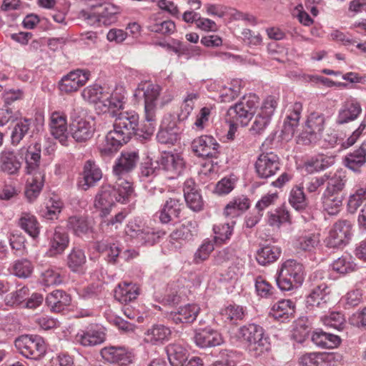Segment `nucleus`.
I'll return each instance as SVG.
<instances>
[{
  "label": "nucleus",
  "mask_w": 366,
  "mask_h": 366,
  "mask_svg": "<svg viewBox=\"0 0 366 366\" xmlns=\"http://www.w3.org/2000/svg\"><path fill=\"white\" fill-rule=\"evenodd\" d=\"M312 340L317 345L325 348H335L341 342L337 335L324 332H315L312 336Z\"/></svg>",
  "instance_id": "ea45409f"
},
{
  "label": "nucleus",
  "mask_w": 366,
  "mask_h": 366,
  "mask_svg": "<svg viewBox=\"0 0 366 366\" xmlns=\"http://www.w3.org/2000/svg\"><path fill=\"white\" fill-rule=\"evenodd\" d=\"M249 199L247 197H242L234 199L227 204L224 208V214L225 216L232 217L238 216L240 212L247 210L249 208Z\"/></svg>",
  "instance_id": "c03bdc74"
},
{
  "label": "nucleus",
  "mask_w": 366,
  "mask_h": 366,
  "mask_svg": "<svg viewBox=\"0 0 366 366\" xmlns=\"http://www.w3.org/2000/svg\"><path fill=\"white\" fill-rule=\"evenodd\" d=\"M321 199L324 210L329 214L334 215L340 211L344 197L343 194L323 193Z\"/></svg>",
  "instance_id": "58836bf2"
},
{
  "label": "nucleus",
  "mask_w": 366,
  "mask_h": 366,
  "mask_svg": "<svg viewBox=\"0 0 366 366\" xmlns=\"http://www.w3.org/2000/svg\"><path fill=\"white\" fill-rule=\"evenodd\" d=\"M31 123V119L24 118L16 124L11 135L12 145L17 146L20 143L29 132Z\"/></svg>",
  "instance_id": "37998d69"
},
{
  "label": "nucleus",
  "mask_w": 366,
  "mask_h": 366,
  "mask_svg": "<svg viewBox=\"0 0 366 366\" xmlns=\"http://www.w3.org/2000/svg\"><path fill=\"white\" fill-rule=\"evenodd\" d=\"M126 234L131 238L136 239L137 242L145 246H153L159 239L162 233L155 231L153 228L141 226L135 222H129L125 229Z\"/></svg>",
  "instance_id": "0eeeda50"
},
{
  "label": "nucleus",
  "mask_w": 366,
  "mask_h": 366,
  "mask_svg": "<svg viewBox=\"0 0 366 366\" xmlns=\"http://www.w3.org/2000/svg\"><path fill=\"white\" fill-rule=\"evenodd\" d=\"M325 357V355L321 353H307L300 357V364L302 366H322Z\"/></svg>",
  "instance_id": "e2e57ef3"
},
{
  "label": "nucleus",
  "mask_w": 366,
  "mask_h": 366,
  "mask_svg": "<svg viewBox=\"0 0 366 366\" xmlns=\"http://www.w3.org/2000/svg\"><path fill=\"white\" fill-rule=\"evenodd\" d=\"M171 330L164 325H154L144 334V342L153 345H159L168 341L171 337Z\"/></svg>",
  "instance_id": "b1692460"
},
{
  "label": "nucleus",
  "mask_w": 366,
  "mask_h": 366,
  "mask_svg": "<svg viewBox=\"0 0 366 366\" xmlns=\"http://www.w3.org/2000/svg\"><path fill=\"white\" fill-rule=\"evenodd\" d=\"M102 358L109 363L127 365L132 362V356L123 347H106L101 350Z\"/></svg>",
  "instance_id": "a211bd4d"
},
{
  "label": "nucleus",
  "mask_w": 366,
  "mask_h": 366,
  "mask_svg": "<svg viewBox=\"0 0 366 366\" xmlns=\"http://www.w3.org/2000/svg\"><path fill=\"white\" fill-rule=\"evenodd\" d=\"M220 314L224 322L232 324L242 320L244 317L243 308L238 305H229L223 309Z\"/></svg>",
  "instance_id": "8fccbe9b"
},
{
  "label": "nucleus",
  "mask_w": 366,
  "mask_h": 366,
  "mask_svg": "<svg viewBox=\"0 0 366 366\" xmlns=\"http://www.w3.org/2000/svg\"><path fill=\"white\" fill-rule=\"evenodd\" d=\"M351 229L352 225L349 221L337 222L326 238V246L330 248H340L346 245L351 237Z\"/></svg>",
  "instance_id": "1a4fd4ad"
},
{
  "label": "nucleus",
  "mask_w": 366,
  "mask_h": 366,
  "mask_svg": "<svg viewBox=\"0 0 366 366\" xmlns=\"http://www.w3.org/2000/svg\"><path fill=\"white\" fill-rule=\"evenodd\" d=\"M67 227L76 236L86 234L90 229L87 219L83 217H71L69 218Z\"/></svg>",
  "instance_id": "09e8293b"
},
{
  "label": "nucleus",
  "mask_w": 366,
  "mask_h": 366,
  "mask_svg": "<svg viewBox=\"0 0 366 366\" xmlns=\"http://www.w3.org/2000/svg\"><path fill=\"white\" fill-rule=\"evenodd\" d=\"M139 295V287L132 282H124L119 283L114 290L115 299L125 304L136 300Z\"/></svg>",
  "instance_id": "c85d7f7f"
},
{
  "label": "nucleus",
  "mask_w": 366,
  "mask_h": 366,
  "mask_svg": "<svg viewBox=\"0 0 366 366\" xmlns=\"http://www.w3.org/2000/svg\"><path fill=\"white\" fill-rule=\"evenodd\" d=\"M83 99L94 104L97 114H117V112L124 109V95L114 92L112 94L104 92L103 88L94 84L86 87L82 93Z\"/></svg>",
  "instance_id": "f03ea898"
},
{
  "label": "nucleus",
  "mask_w": 366,
  "mask_h": 366,
  "mask_svg": "<svg viewBox=\"0 0 366 366\" xmlns=\"http://www.w3.org/2000/svg\"><path fill=\"white\" fill-rule=\"evenodd\" d=\"M159 170V168L157 166V163H154L149 157L140 164V173L142 177H155Z\"/></svg>",
  "instance_id": "0e129e2a"
},
{
  "label": "nucleus",
  "mask_w": 366,
  "mask_h": 366,
  "mask_svg": "<svg viewBox=\"0 0 366 366\" xmlns=\"http://www.w3.org/2000/svg\"><path fill=\"white\" fill-rule=\"evenodd\" d=\"M28 295L29 289L23 287L7 295L5 298L6 304L10 306L18 305L26 300Z\"/></svg>",
  "instance_id": "bf43d9fd"
},
{
  "label": "nucleus",
  "mask_w": 366,
  "mask_h": 366,
  "mask_svg": "<svg viewBox=\"0 0 366 366\" xmlns=\"http://www.w3.org/2000/svg\"><path fill=\"white\" fill-rule=\"evenodd\" d=\"M234 224V222L232 221L231 223L227 222L215 224L213 227V231L215 234L214 241L222 243L229 239L233 231Z\"/></svg>",
  "instance_id": "603ef678"
},
{
  "label": "nucleus",
  "mask_w": 366,
  "mask_h": 366,
  "mask_svg": "<svg viewBox=\"0 0 366 366\" xmlns=\"http://www.w3.org/2000/svg\"><path fill=\"white\" fill-rule=\"evenodd\" d=\"M355 264L347 261L345 257H340L332 264L333 270L340 274H347L355 270Z\"/></svg>",
  "instance_id": "69168bd1"
},
{
  "label": "nucleus",
  "mask_w": 366,
  "mask_h": 366,
  "mask_svg": "<svg viewBox=\"0 0 366 366\" xmlns=\"http://www.w3.org/2000/svg\"><path fill=\"white\" fill-rule=\"evenodd\" d=\"M14 273L21 278L29 277L33 271V266L26 259H19L15 262L13 266Z\"/></svg>",
  "instance_id": "13d9d810"
},
{
  "label": "nucleus",
  "mask_w": 366,
  "mask_h": 366,
  "mask_svg": "<svg viewBox=\"0 0 366 366\" xmlns=\"http://www.w3.org/2000/svg\"><path fill=\"white\" fill-rule=\"evenodd\" d=\"M157 141L164 144H174L179 139L175 123L162 127L157 134Z\"/></svg>",
  "instance_id": "de8ad7c7"
},
{
  "label": "nucleus",
  "mask_w": 366,
  "mask_h": 366,
  "mask_svg": "<svg viewBox=\"0 0 366 366\" xmlns=\"http://www.w3.org/2000/svg\"><path fill=\"white\" fill-rule=\"evenodd\" d=\"M236 337L254 356H260L270 349L269 337L264 335V329L258 325L252 323L239 327Z\"/></svg>",
  "instance_id": "7ed1b4c3"
},
{
  "label": "nucleus",
  "mask_w": 366,
  "mask_h": 366,
  "mask_svg": "<svg viewBox=\"0 0 366 366\" xmlns=\"http://www.w3.org/2000/svg\"><path fill=\"white\" fill-rule=\"evenodd\" d=\"M324 122L325 120L322 116H308L305 122V127L319 133L323 129Z\"/></svg>",
  "instance_id": "774afa93"
},
{
  "label": "nucleus",
  "mask_w": 366,
  "mask_h": 366,
  "mask_svg": "<svg viewBox=\"0 0 366 366\" xmlns=\"http://www.w3.org/2000/svg\"><path fill=\"white\" fill-rule=\"evenodd\" d=\"M95 117L93 116H76L70 124V130L76 142L89 139L94 132Z\"/></svg>",
  "instance_id": "9b49d317"
},
{
  "label": "nucleus",
  "mask_w": 366,
  "mask_h": 366,
  "mask_svg": "<svg viewBox=\"0 0 366 366\" xmlns=\"http://www.w3.org/2000/svg\"><path fill=\"white\" fill-rule=\"evenodd\" d=\"M165 350L172 366H183L187 359L185 348L179 344H169L166 347Z\"/></svg>",
  "instance_id": "e433bc0d"
},
{
  "label": "nucleus",
  "mask_w": 366,
  "mask_h": 366,
  "mask_svg": "<svg viewBox=\"0 0 366 366\" xmlns=\"http://www.w3.org/2000/svg\"><path fill=\"white\" fill-rule=\"evenodd\" d=\"M289 212L284 207H280L269 213L268 223L270 226L280 227L285 222H290Z\"/></svg>",
  "instance_id": "864d4df0"
},
{
  "label": "nucleus",
  "mask_w": 366,
  "mask_h": 366,
  "mask_svg": "<svg viewBox=\"0 0 366 366\" xmlns=\"http://www.w3.org/2000/svg\"><path fill=\"white\" fill-rule=\"evenodd\" d=\"M214 250V244L210 241H206L199 247L194 254V260L197 263L207 259L209 254Z\"/></svg>",
  "instance_id": "338daca9"
},
{
  "label": "nucleus",
  "mask_w": 366,
  "mask_h": 366,
  "mask_svg": "<svg viewBox=\"0 0 366 366\" xmlns=\"http://www.w3.org/2000/svg\"><path fill=\"white\" fill-rule=\"evenodd\" d=\"M277 274V284L282 291H290L297 288L304 280L303 265L292 259L282 264Z\"/></svg>",
  "instance_id": "20e7f679"
},
{
  "label": "nucleus",
  "mask_w": 366,
  "mask_h": 366,
  "mask_svg": "<svg viewBox=\"0 0 366 366\" xmlns=\"http://www.w3.org/2000/svg\"><path fill=\"white\" fill-rule=\"evenodd\" d=\"M197 233V224L195 222L187 221L182 224L179 228L173 231L170 237L174 240L184 239L189 240Z\"/></svg>",
  "instance_id": "a19ab883"
},
{
  "label": "nucleus",
  "mask_w": 366,
  "mask_h": 366,
  "mask_svg": "<svg viewBox=\"0 0 366 366\" xmlns=\"http://www.w3.org/2000/svg\"><path fill=\"white\" fill-rule=\"evenodd\" d=\"M71 302V297L63 290H56L46 297V304L52 312H59Z\"/></svg>",
  "instance_id": "473e14b6"
},
{
  "label": "nucleus",
  "mask_w": 366,
  "mask_h": 366,
  "mask_svg": "<svg viewBox=\"0 0 366 366\" xmlns=\"http://www.w3.org/2000/svg\"><path fill=\"white\" fill-rule=\"evenodd\" d=\"M89 73L87 71L76 69L64 75L59 82L61 92L71 93L77 91L88 81Z\"/></svg>",
  "instance_id": "2eb2a0df"
},
{
  "label": "nucleus",
  "mask_w": 366,
  "mask_h": 366,
  "mask_svg": "<svg viewBox=\"0 0 366 366\" xmlns=\"http://www.w3.org/2000/svg\"><path fill=\"white\" fill-rule=\"evenodd\" d=\"M199 307L194 304L180 307L177 311L171 312L169 318L174 323H191L196 320Z\"/></svg>",
  "instance_id": "a878e982"
},
{
  "label": "nucleus",
  "mask_w": 366,
  "mask_h": 366,
  "mask_svg": "<svg viewBox=\"0 0 366 366\" xmlns=\"http://www.w3.org/2000/svg\"><path fill=\"white\" fill-rule=\"evenodd\" d=\"M19 225L21 229L34 238L39 234V223L34 215L28 213L22 214L19 219Z\"/></svg>",
  "instance_id": "49530a36"
},
{
  "label": "nucleus",
  "mask_w": 366,
  "mask_h": 366,
  "mask_svg": "<svg viewBox=\"0 0 366 366\" xmlns=\"http://www.w3.org/2000/svg\"><path fill=\"white\" fill-rule=\"evenodd\" d=\"M295 304L290 300H282L270 310L269 315L280 322H285L295 313Z\"/></svg>",
  "instance_id": "72a5a7b5"
},
{
  "label": "nucleus",
  "mask_w": 366,
  "mask_h": 366,
  "mask_svg": "<svg viewBox=\"0 0 366 366\" xmlns=\"http://www.w3.org/2000/svg\"><path fill=\"white\" fill-rule=\"evenodd\" d=\"M345 166L357 172L366 163V142L361 144L358 149L348 154L345 158Z\"/></svg>",
  "instance_id": "f704fd0d"
},
{
  "label": "nucleus",
  "mask_w": 366,
  "mask_h": 366,
  "mask_svg": "<svg viewBox=\"0 0 366 366\" xmlns=\"http://www.w3.org/2000/svg\"><path fill=\"white\" fill-rule=\"evenodd\" d=\"M119 116L114 122V130L107 133L105 137V144L101 148V152L110 154L117 152L122 146L127 144L130 139L129 132L124 128H119Z\"/></svg>",
  "instance_id": "6e6552de"
},
{
  "label": "nucleus",
  "mask_w": 366,
  "mask_h": 366,
  "mask_svg": "<svg viewBox=\"0 0 366 366\" xmlns=\"http://www.w3.org/2000/svg\"><path fill=\"white\" fill-rule=\"evenodd\" d=\"M327 185L324 193L342 194V191L345 187V181L340 176H334L327 179Z\"/></svg>",
  "instance_id": "680f3d73"
},
{
  "label": "nucleus",
  "mask_w": 366,
  "mask_h": 366,
  "mask_svg": "<svg viewBox=\"0 0 366 366\" xmlns=\"http://www.w3.org/2000/svg\"><path fill=\"white\" fill-rule=\"evenodd\" d=\"M289 201L295 209L301 210L305 209L307 206V201L303 188L300 187H294L290 192Z\"/></svg>",
  "instance_id": "4d7b16f0"
},
{
  "label": "nucleus",
  "mask_w": 366,
  "mask_h": 366,
  "mask_svg": "<svg viewBox=\"0 0 366 366\" xmlns=\"http://www.w3.org/2000/svg\"><path fill=\"white\" fill-rule=\"evenodd\" d=\"M280 169V162L274 153L262 152L255 162V170L259 177L267 179L274 175Z\"/></svg>",
  "instance_id": "f8f14e48"
},
{
  "label": "nucleus",
  "mask_w": 366,
  "mask_h": 366,
  "mask_svg": "<svg viewBox=\"0 0 366 366\" xmlns=\"http://www.w3.org/2000/svg\"><path fill=\"white\" fill-rule=\"evenodd\" d=\"M106 340V334L102 329L96 327L81 330L74 337L76 343L83 347H94L103 343Z\"/></svg>",
  "instance_id": "dca6fc26"
},
{
  "label": "nucleus",
  "mask_w": 366,
  "mask_h": 366,
  "mask_svg": "<svg viewBox=\"0 0 366 366\" xmlns=\"http://www.w3.org/2000/svg\"><path fill=\"white\" fill-rule=\"evenodd\" d=\"M83 179L80 182L81 189L86 191L90 187H94L102 178V172L95 162L87 160L83 169Z\"/></svg>",
  "instance_id": "aec40b11"
},
{
  "label": "nucleus",
  "mask_w": 366,
  "mask_h": 366,
  "mask_svg": "<svg viewBox=\"0 0 366 366\" xmlns=\"http://www.w3.org/2000/svg\"><path fill=\"white\" fill-rule=\"evenodd\" d=\"M139 160L137 151H123L113 166V174L117 181L127 179L128 174L137 167Z\"/></svg>",
  "instance_id": "9d476101"
},
{
  "label": "nucleus",
  "mask_w": 366,
  "mask_h": 366,
  "mask_svg": "<svg viewBox=\"0 0 366 366\" xmlns=\"http://www.w3.org/2000/svg\"><path fill=\"white\" fill-rule=\"evenodd\" d=\"M119 122L117 126L126 129L130 137L134 134L144 139L153 134L157 125L154 116H119Z\"/></svg>",
  "instance_id": "39448f33"
},
{
  "label": "nucleus",
  "mask_w": 366,
  "mask_h": 366,
  "mask_svg": "<svg viewBox=\"0 0 366 366\" xmlns=\"http://www.w3.org/2000/svg\"><path fill=\"white\" fill-rule=\"evenodd\" d=\"M86 261L84 252L79 248L74 247L67 257L66 264L72 272H77L84 266Z\"/></svg>",
  "instance_id": "a18cd8bd"
},
{
  "label": "nucleus",
  "mask_w": 366,
  "mask_h": 366,
  "mask_svg": "<svg viewBox=\"0 0 366 366\" xmlns=\"http://www.w3.org/2000/svg\"><path fill=\"white\" fill-rule=\"evenodd\" d=\"M39 282L45 286L59 285L62 282L60 274L52 269L41 272Z\"/></svg>",
  "instance_id": "052dcab7"
},
{
  "label": "nucleus",
  "mask_w": 366,
  "mask_h": 366,
  "mask_svg": "<svg viewBox=\"0 0 366 366\" xmlns=\"http://www.w3.org/2000/svg\"><path fill=\"white\" fill-rule=\"evenodd\" d=\"M259 103V98L255 94L244 95L241 100L230 107L227 114H254Z\"/></svg>",
  "instance_id": "6ab92c4d"
},
{
  "label": "nucleus",
  "mask_w": 366,
  "mask_h": 366,
  "mask_svg": "<svg viewBox=\"0 0 366 366\" xmlns=\"http://www.w3.org/2000/svg\"><path fill=\"white\" fill-rule=\"evenodd\" d=\"M194 340L200 347H215L223 342L222 335L217 331L211 329L197 332Z\"/></svg>",
  "instance_id": "bb28decb"
},
{
  "label": "nucleus",
  "mask_w": 366,
  "mask_h": 366,
  "mask_svg": "<svg viewBox=\"0 0 366 366\" xmlns=\"http://www.w3.org/2000/svg\"><path fill=\"white\" fill-rule=\"evenodd\" d=\"M219 148V143L210 135L200 136L192 142L193 152L202 158H217Z\"/></svg>",
  "instance_id": "ddd939ff"
},
{
  "label": "nucleus",
  "mask_w": 366,
  "mask_h": 366,
  "mask_svg": "<svg viewBox=\"0 0 366 366\" xmlns=\"http://www.w3.org/2000/svg\"><path fill=\"white\" fill-rule=\"evenodd\" d=\"M142 93L144 98V109L146 113L153 112L160 94V86L157 84H149L147 88L140 89L138 87L134 93V97H137Z\"/></svg>",
  "instance_id": "c756f323"
},
{
  "label": "nucleus",
  "mask_w": 366,
  "mask_h": 366,
  "mask_svg": "<svg viewBox=\"0 0 366 366\" xmlns=\"http://www.w3.org/2000/svg\"><path fill=\"white\" fill-rule=\"evenodd\" d=\"M21 167L13 151L4 150L0 154V170L9 175L16 174Z\"/></svg>",
  "instance_id": "7c9ffc66"
},
{
  "label": "nucleus",
  "mask_w": 366,
  "mask_h": 366,
  "mask_svg": "<svg viewBox=\"0 0 366 366\" xmlns=\"http://www.w3.org/2000/svg\"><path fill=\"white\" fill-rule=\"evenodd\" d=\"M28 179L25 195L29 202H33L40 194L44 183L45 174L36 173L31 174Z\"/></svg>",
  "instance_id": "c9c22d12"
},
{
  "label": "nucleus",
  "mask_w": 366,
  "mask_h": 366,
  "mask_svg": "<svg viewBox=\"0 0 366 366\" xmlns=\"http://www.w3.org/2000/svg\"><path fill=\"white\" fill-rule=\"evenodd\" d=\"M183 192L186 203L191 209L194 212L202 209L203 200L193 179H188L184 182Z\"/></svg>",
  "instance_id": "412c9836"
},
{
  "label": "nucleus",
  "mask_w": 366,
  "mask_h": 366,
  "mask_svg": "<svg viewBox=\"0 0 366 366\" xmlns=\"http://www.w3.org/2000/svg\"><path fill=\"white\" fill-rule=\"evenodd\" d=\"M160 165L167 173L169 179H175L183 172L185 162L180 154L164 152L160 158Z\"/></svg>",
  "instance_id": "4468645a"
},
{
  "label": "nucleus",
  "mask_w": 366,
  "mask_h": 366,
  "mask_svg": "<svg viewBox=\"0 0 366 366\" xmlns=\"http://www.w3.org/2000/svg\"><path fill=\"white\" fill-rule=\"evenodd\" d=\"M132 192V183L128 179L116 180L114 185L104 184L95 195L94 206L101 211L102 216H107L115 202H127Z\"/></svg>",
  "instance_id": "f257e3e1"
},
{
  "label": "nucleus",
  "mask_w": 366,
  "mask_h": 366,
  "mask_svg": "<svg viewBox=\"0 0 366 366\" xmlns=\"http://www.w3.org/2000/svg\"><path fill=\"white\" fill-rule=\"evenodd\" d=\"M96 249L99 252H106L107 261L109 263L116 264L118 262V258H120V249L114 243L107 242V241L97 242Z\"/></svg>",
  "instance_id": "79ce46f5"
},
{
  "label": "nucleus",
  "mask_w": 366,
  "mask_h": 366,
  "mask_svg": "<svg viewBox=\"0 0 366 366\" xmlns=\"http://www.w3.org/2000/svg\"><path fill=\"white\" fill-rule=\"evenodd\" d=\"M50 130L52 136L62 144L67 142V121L66 116H51Z\"/></svg>",
  "instance_id": "2f4dec72"
},
{
  "label": "nucleus",
  "mask_w": 366,
  "mask_h": 366,
  "mask_svg": "<svg viewBox=\"0 0 366 366\" xmlns=\"http://www.w3.org/2000/svg\"><path fill=\"white\" fill-rule=\"evenodd\" d=\"M41 152V147L38 142L31 144L26 149L24 156L26 174L44 173L40 167Z\"/></svg>",
  "instance_id": "f3484780"
},
{
  "label": "nucleus",
  "mask_w": 366,
  "mask_h": 366,
  "mask_svg": "<svg viewBox=\"0 0 366 366\" xmlns=\"http://www.w3.org/2000/svg\"><path fill=\"white\" fill-rule=\"evenodd\" d=\"M69 242V239L67 233L61 228H56L49 241L48 255L54 257L61 254L68 247Z\"/></svg>",
  "instance_id": "cd10ccee"
},
{
  "label": "nucleus",
  "mask_w": 366,
  "mask_h": 366,
  "mask_svg": "<svg viewBox=\"0 0 366 366\" xmlns=\"http://www.w3.org/2000/svg\"><path fill=\"white\" fill-rule=\"evenodd\" d=\"M147 23L148 31L163 35H170L176 29V26L173 21L162 20L159 14L151 15L148 18Z\"/></svg>",
  "instance_id": "5701e85b"
},
{
  "label": "nucleus",
  "mask_w": 366,
  "mask_h": 366,
  "mask_svg": "<svg viewBox=\"0 0 366 366\" xmlns=\"http://www.w3.org/2000/svg\"><path fill=\"white\" fill-rule=\"evenodd\" d=\"M281 251L279 247L272 245H266L257 252L256 259L263 266L275 262L280 256Z\"/></svg>",
  "instance_id": "4c0bfd02"
},
{
  "label": "nucleus",
  "mask_w": 366,
  "mask_h": 366,
  "mask_svg": "<svg viewBox=\"0 0 366 366\" xmlns=\"http://www.w3.org/2000/svg\"><path fill=\"white\" fill-rule=\"evenodd\" d=\"M15 346L22 355L33 360L42 357L46 350L44 339L39 335H21L16 339Z\"/></svg>",
  "instance_id": "423d86ee"
},
{
  "label": "nucleus",
  "mask_w": 366,
  "mask_h": 366,
  "mask_svg": "<svg viewBox=\"0 0 366 366\" xmlns=\"http://www.w3.org/2000/svg\"><path fill=\"white\" fill-rule=\"evenodd\" d=\"M318 237L315 234H310L305 236L299 237L296 239V247L305 252H311L319 244Z\"/></svg>",
  "instance_id": "5fc2aeb1"
},
{
  "label": "nucleus",
  "mask_w": 366,
  "mask_h": 366,
  "mask_svg": "<svg viewBox=\"0 0 366 366\" xmlns=\"http://www.w3.org/2000/svg\"><path fill=\"white\" fill-rule=\"evenodd\" d=\"M327 287L325 284H321L314 287L306 299V306L307 308L313 309L320 307L323 310L328 308L327 302L329 300L327 291Z\"/></svg>",
  "instance_id": "4be33fe9"
},
{
  "label": "nucleus",
  "mask_w": 366,
  "mask_h": 366,
  "mask_svg": "<svg viewBox=\"0 0 366 366\" xmlns=\"http://www.w3.org/2000/svg\"><path fill=\"white\" fill-rule=\"evenodd\" d=\"M363 202H366V188H360L349 197L347 202L349 212L355 213Z\"/></svg>",
  "instance_id": "6e6d98bb"
},
{
  "label": "nucleus",
  "mask_w": 366,
  "mask_h": 366,
  "mask_svg": "<svg viewBox=\"0 0 366 366\" xmlns=\"http://www.w3.org/2000/svg\"><path fill=\"white\" fill-rule=\"evenodd\" d=\"M102 10L99 12V19L104 25H111L117 21V14L119 13V9L112 4L101 5Z\"/></svg>",
  "instance_id": "3c124183"
},
{
  "label": "nucleus",
  "mask_w": 366,
  "mask_h": 366,
  "mask_svg": "<svg viewBox=\"0 0 366 366\" xmlns=\"http://www.w3.org/2000/svg\"><path fill=\"white\" fill-rule=\"evenodd\" d=\"M184 207L180 200L177 198H169L166 201L163 208L160 211L159 221L162 224H167L179 217V214Z\"/></svg>",
  "instance_id": "393cba45"
}]
</instances>
